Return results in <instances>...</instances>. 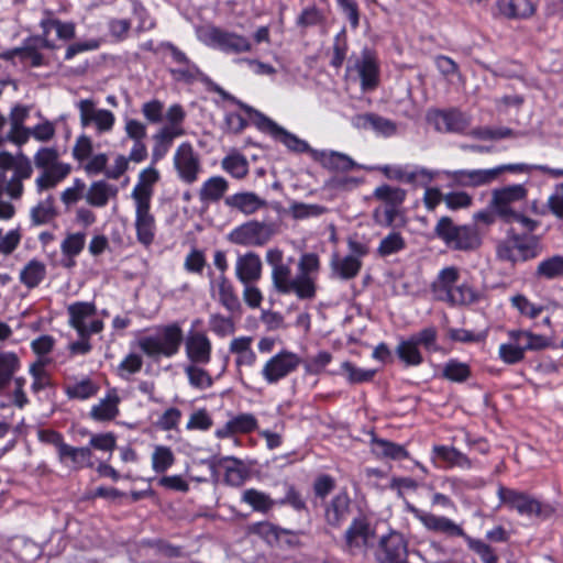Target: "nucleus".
Returning <instances> with one entry per match:
<instances>
[{
  "label": "nucleus",
  "mask_w": 563,
  "mask_h": 563,
  "mask_svg": "<svg viewBox=\"0 0 563 563\" xmlns=\"http://www.w3.org/2000/svg\"><path fill=\"white\" fill-rule=\"evenodd\" d=\"M71 172L69 164H58L48 168H44L41 175L35 179L37 191H43L57 186Z\"/></svg>",
  "instance_id": "obj_40"
},
{
  "label": "nucleus",
  "mask_w": 563,
  "mask_h": 563,
  "mask_svg": "<svg viewBox=\"0 0 563 563\" xmlns=\"http://www.w3.org/2000/svg\"><path fill=\"white\" fill-rule=\"evenodd\" d=\"M355 68L361 80L363 91H373L379 85L380 66L375 51L364 48L361 59L356 62Z\"/></svg>",
  "instance_id": "obj_18"
},
{
  "label": "nucleus",
  "mask_w": 563,
  "mask_h": 563,
  "mask_svg": "<svg viewBox=\"0 0 563 563\" xmlns=\"http://www.w3.org/2000/svg\"><path fill=\"white\" fill-rule=\"evenodd\" d=\"M118 195V188L108 184L106 180H97L91 183L85 198L89 206L95 208H103L108 205L111 197Z\"/></svg>",
  "instance_id": "obj_37"
},
{
  "label": "nucleus",
  "mask_w": 563,
  "mask_h": 563,
  "mask_svg": "<svg viewBox=\"0 0 563 563\" xmlns=\"http://www.w3.org/2000/svg\"><path fill=\"white\" fill-rule=\"evenodd\" d=\"M210 279V294L211 297L217 299L218 302L232 316H240L243 311L242 303L236 294L233 283L227 275H219L214 277L213 272L208 273Z\"/></svg>",
  "instance_id": "obj_12"
},
{
  "label": "nucleus",
  "mask_w": 563,
  "mask_h": 563,
  "mask_svg": "<svg viewBox=\"0 0 563 563\" xmlns=\"http://www.w3.org/2000/svg\"><path fill=\"white\" fill-rule=\"evenodd\" d=\"M353 499L346 487L322 503V520L327 528L340 530L353 514Z\"/></svg>",
  "instance_id": "obj_9"
},
{
  "label": "nucleus",
  "mask_w": 563,
  "mask_h": 563,
  "mask_svg": "<svg viewBox=\"0 0 563 563\" xmlns=\"http://www.w3.org/2000/svg\"><path fill=\"white\" fill-rule=\"evenodd\" d=\"M434 234L453 251L473 252L482 245V236L475 224L457 225L448 216L438 220Z\"/></svg>",
  "instance_id": "obj_7"
},
{
  "label": "nucleus",
  "mask_w": 563,
  "mask_h": 563,
  "mask_svg": "<svg viewBox=\"0 0 563 563\" xmlns=\"http://www.w3.org/2000/svg\"><path fill=\"white\" fill-rule=\"evenodd\" d=\"M21 366V358L15 352H0V397L7 398L10 405L23 410L30 405V399L25 391L26 378L16 375Z\"/></svg>",
  "instance_id": "obj_2"
},
{
  "label": "nucleus",
  "mask_w": 563,
  "mask_h": 563,
  "mask_svg": "<svg viewBox=\"0 0 563 563\" xmlns=\"http://www.w3.org/2000/svg\"><path fill=\"white\" fill-rule=\"evenodd\" d=\"M55 208V199L48 195L45 199L41 200L30 211L31 223L33 225H43L49 223L57 217Z\"/></svg>",
  "instance_id": "obj_46"
},
{
  "label": "nucleus",
  "mask_w": 563,
  "mask_h": 563,
  "mask_svg": "<svg viewBox=\"0 0 563 563\" xmlns=\"http://www.w3.org/2000/svg\"><path fill=\"white\" fill-rule=\"evenodd\" d=\"M318 285L317 277H294L289 288L288 295L294 294L299 300H313L317 297Z\"/></svg>",
  "instance_id": "obj_49"
},
{
  "label": "nucleus",
  "mask_w": 563,
  "mask_h": 563,
  "mask_svg": "<svg viewBox=\"0 0 563 563\" xmlns=\"http://www.w3.org/2000/svg\"><path fill=\"white\" fill-rule=\"evenodd\" d=\"M341 368L346 374L350 384L368 383L372 382L376 375V369L361 368L350 361L343 362Z\"/></svg>",
  "instance_id": "obj_63"
},
{
  "label": "nucleus",
  "mask_w": 563,
  "mask_h": 563,
  "mask_svg": "<svg viewBox=\"0 0 563 563\" xmlns=\"http://www.w3.org/2000/svg\"><path fill=\"white\" fill-rule=\"evenodd\" d=\"M173 165L180 181L191 185L202 170L199 155L190 142H183L174 153Z\"/></svg>",
  "instance_id": "obj_11"
},
{
  "label": "nucleus",
  "mask_w": 563,
  "mask_h": 563,
  "mask_svg": "<svg viewBox=\"0 0 563 563\" xmlns=\"http://www.w3.org/2000/svg\"><path fill=\"white\" fill-rule=\"evenodd\" d=\"M407 246L405 238L400 232H389L379 243L377 254L380 257H387L404 251Z\"/></svg>",
  "instance_id": "obj_58"
},
{
  "label": "nucleus",
  "mask_w": 563,
  "mask_h": 563,
  "mask_svg": "<svg viewBox=\"0 0 563 563\" xmlns=\"http://www.w3.org/2000/svg\"><path fill=\"white\" fill-rule=\"evenodd\" d=\"M235 275L242 284H252L258 280L262 275L260 256L254 252L240 255L235 264Z\"/></svg>",
  "instance_id": "obj_27"
},
{
  "label": "nucleus",
  "mask_w": 563,
  "mask_h": 563,
  "mask_svg": "<svg viewBox=\"0 0 563 563\" xmlns=\"http://www.w3.org/2000/svg\"><path fill=\"white\" fill-rule=\"evenodd\" d=\"M121 399L115 388L109 389L104 398L93 405L90 409L89 417L97 422H106L114 420L119 413V404Z\"/></svg>",
  "instance_id": "obj_25"
},
{
  "label": "nucleus",
  "mask_w": 563,
  "mask_h": 563,
  "mask_svg": "<svg viewBox=\"0 0 563 563\" xmlns=\"http://www.w3.org/2000/svg\"><path fill=\"white\" fill-rule=\"evenodd\" d=\"M355 120V124L358 128H369L384 136H390L395 134L397 130L395 122L376 113H364L357 115Z\"/></svg>",
  "instance_id": "obj_42"
},
{
  "label": "nucleus",
  "mask_w": 563,
  "mask_h": 563,
  "mask_svg": "<svg viewBox=\"0 0 563 563\" xmlns=\"http://www.w3.org/2000/svg\"><path fill=\"white\" fill-rule=\"evenodd\" d=\"M209 44L225 54H243L252 51L251 41L232 31L212 26L207 32Z\"/></svg>",
  "instance_id": "obj_13"
},
{
  "label": "nucleus",
  "mask_w": 563,
  "mask_h": 563,
  "mask_svg": "<svg viewBox=\"0 0 563 563\" xmlns=\"http://www.w3.org/2000/svg\"><path fill=\"white\" fill-rule=\"evenodd\" d=\"M69 316V324L78 332L82 334L85 331V320L92 317L96 311V305L88 301H76L67 308Z\"/></svg>",
  "instance_id": "obj_43"
},
{
  "label": "nucleus",
  "mask_w": 563,
  "mask_h": 563,
  "mask_svg": "<svg viewBox=\"0 0 563 563\" xmlns=\"http://www.w3.org/2000/svg\"><path fill=\"white\" fill-rule=\"evenodd\" d=\"M57 457L62 465L73 471L92 468L95 466L92 451L86 446H73L65 442L58 450Z\"/></svg>",
  "instance_id": "obj_20"
},
{
  "label": "nucleus",
  "mask_w": 563,
  "mask_h": 563,
  "mask_svg": "<svg viewBox=\"0 0 563 563\" xmlns=\"http://www.w3.org/2000/svg\"><path fill=\"white\" fill-rule=\"evenodd\" d=\"M56 19L51 10L44 11V16L40 21L41 34L31 35V40L40 42L43 49L55 51L56 43L49 38L51 32L55 30Z\"/></svg>",
  "instance_id": "obj_54"
},
{
  "label": "nucleus",
  "mask_w": 563,
  "mask_h": 563,
  "mask_svg": "<svg viewBox=\"0 0 563 563\" xmlns=\"http://www.w3.org/2000/svg\"><path fill=\"white\" fill-rule=\"evenodd\" d=\"M542 252L541 241L538 235L518 233L509 229L505 240L496 246L497 258L516 265L518 262H528L537 258Z\"/></svg>",
  "instance_id": "obj_6"
},
{
  "label": "nucleus",
  "mask_w": 563,
  "mask_h": 563,
  "mask_svg": "<svg viewBox=\"0 0 563 563\" xmlns=\"http://www.w3.org/2000/svg\"><path fill=\"white\" fill-rule=\"evenodd\" d=\"M277 233L276 224L250 220L235 227L228 234V240L236 245L262 247Z\"/></svg>",
  "instance_id": "obj_8"
},
{
  "label": "nucleus",
  "mask_w": 563,
  "mask_h": 563,
  "mask_svg": "<svg viewBox=\"0 0 563 563\" xmlns=\"http://www.w3.org/2000/svg\"><path fill=\"white\" fill-rule=\"evenodd\" d=\"M284 496L273 499L267 493L256 488H247L241 495V501L249 505L254 511L268 514L274 507H290L294 511L308 512L307 499L296 484L284 481L282 483Z\"/></svg>",
  "instance_id": "obj_1"
},
{
  "label": "nucleus",
  "mask_w": 563,
  "mask_h": 563,
  "mask_svg": "<svg viewBox=\"0 0 563 563\" xmlns=\"http://www.w3.org/2000/svg\"><path fill=\"white\" fill-rule=\"evenodd\" d=\"M497 8L507 19H527L536 12L537 0H498Z\"/></svg>",
  "instance_id": "obj_35"
},
{
  "label": "nucleus",
  "mask_w": 563,
  "mask_h": 563,
  "mask_svg": "<svg viewBox=\"0 0 563 563\" xmlns=\"http://www.w3.org/2000/svg\"><path fill=\"white\" fill-rule=\"evenodd\" d=\"M151 461L153 471L157 474H163L175 464L176 459L169 446L156 445Z\"/></svg>",
  "instance_id": "obj_59"
},
{
  "label": "nucleus",
  "mask_w": 563,
  "mask_h": 563,
  "mask_svg": "<svg viewBox=\"0 0 563 563\" xmlns=\"http://www.w3.org/2000/svg\"><path fill=\"white\" fill-rule=\"evenodd\" d=\"M446 177L459 187H481L493 183L496 174L489 169H456L445 172Z\"/></svg>",
  "instance_id": "obj_21"
},
{
  "label": "nucleus",
  "mask_w": 563,
  "mask_h": 563,
  "mask_svg": "<svg viewBox=\"0 0 563 563\" xmlns=\"http://www.w3.org/2000/svg\"><path fill=\"white\" fill-rule=\"evenodd\" d=\"M199 364H190L185 368L189 384L197 389H207L213 385V379L208 371L198 366Z\"/></svg>",
  "instance_id": "obj_61"
},
{
  "label": "nucleus",
  "mask_w": 563,
  "mask_h": 563,
  "mask_svg": "<svg viewBox=\"0 0 563 563\" xmlns=\"http://www.w3.org/2000/svg\"><path fill=\"white\" fill-rule=\"evenodd\" d=\"M507 335L509 339L520 340L526 352L540 351L548 346V341L545 336L541 334H536L531 331L515 329L509 330L507 332Z\"/></svg>",
  "instance_id": "obj_56"
},
{
  "label": "nucleus",
  "mask_w": 563,
  "mask_h": 563,
  "mask_svg": "<svg viewBox=\"0 0 563 563\" xmlns=\"http://www.w3.org/2000/svg\"><path fill=\"white\" fill-rule=\"evenodd\" d=\"M396 354L406 366H419L423 363L419 346L411 336L400 341L396 347Z\"/></svg>",
  "instance_id": "obj_53"
},
{
  "label": "nucleus",
  "mask_w": 563,
  "mask_h": 563,
  "mask_svg": "<svg viewBox=\"0 0 563 563\" xmlns=\"http://www.w3.org/2000/svg\"><path fill=\"white\" fill-rule=\"evenodd\" d=\"M327 22L328 16L325 12L313 3L305 7L300 11L296 18L295 24L302 33H305L311 27H325Z\"/></svg>",
  "instance_id": "obj_38"
},
{
  "label": "nucleus",
  "mask_w": 563,
  "mask_h": 563,
  "mask_svg": "<svg viewBox=\"0 0 563 563\" xmlns=\"http://www.w3.org/2000/svg\"><path fill=\"white\" fill-rule=\"evenodd\" d=\"M184 130L176 126H163L154 136V146L152 148V164L155 165L162 161L169 152L176 137L181 136Z\"/></svg>",
  "instance_id": "obj_33"
},
{
  "label": "nucleus",
  "mask_w": 563,
  "mask_h": 563,
  "mask_svg": "<svg viewBox=\"0 0 563 563\" xmlns=\"http://www.w3.org/2000/svg\"><path fill=\"white\" fill-rule=\"evenodd\" d=\"M432 459L440 460L443 462L441 467L454 468L459 467L462 470L473 468L472 460L454 446L444 444H435L432 446Z\"/></svg>",
  "instance_id": "obj_24"
},
{
  "label": "nucleus",
  "mask_w": 563,
  "mask_h": 563,
  "mask_svg": "<svg viewBox=\"0 0 563 563\" xmlns=\"http://www.w3.org/2000/svg\"><path fill=\"white\" fill-rule=\"evenodd\" d=\"M538 279H560L563 278V255H553L542 260L534 272Z\"/></svg>",
  "instance_id": "obj_47"
},
{
  "label": "nucleus",
  "mask_w": 563,
  "mask_h": 563,
  "mask_svg": "<svg viewBox=\"0 0 563 563\" xmlns=\"http://www.w3.org/2000/svg\"><path fill=\"white\" fill-rule=\"evenodd\" d=\"M225 205L245 216H252L267 207V201L253 191H242L225 198Z\"/></svg>",
  "instance_id": "obj_28"
},
{
  "label": "nucleus",
  "mask_w": 563,
  "mask_h": 563,
  "mask_svg": "<svg viewBox=\"0 0 563 563\" xmlns=\"http://www.w3.org/2000/svg\"><path fill=\"white\" fill-rule=\"evenodd\" d=\"M183 343L184 331L180 324L172 322L159 327L155 335L139 339L137 346L147 357L157 360L174 357L179 353Z\"/></svg>",
  "instance_id": "obj_5"
},
{
  "label": "nucleus",
  "mask_w": 563,
  "mask_h": 563,
  "mask_svg": "<svg viewBox=\"0 0 563 563\" xmlns=\"http://www.w3.org/2000/svg\"><path fill=\"white\" fill-rule=\"evenodd\" d=\"M48 363L47 358L38 357L29 366V374L32 378L31 391L34 396H38L43 390L54 387L53 376L46 369Z\"/></svg>",
  "instance_id": "obj_34"
},
{
  "label": "nucleus",
  "mask_w": 563,
  "mask_h": 563,
  "mask_svg": "<svg viewBox=\"0 0 563 563\" xmlns=\"http://www.w3.org/2000/svg\"><path fill=\"white\" fill-rule=\"evenodd\" d=\"M217 91L222 95V97L227 100H230L236 103L250 118L251 122L263 133L269 134L275 141L284 144L288 150L295 153H310L313 151L310 148L309 144L299 139L297 135L288 132L283 126L278 125L271 118L265 115L263 112L252 108L251 106L243 103L238 100L235 97L225 92L221 88H217Z\"/></svg>",
  "instance_id": "obj_3"
},
{
  "label": "nucleus",
  "mask_w": 563,
  "mask_h": 563,
  "mask_svg": "<svg viewBox=\"0 0 563 563\" xmlns=\"http://www.w3.org/2000/svg\"><path fill=\"white\" fill-rule=\"evenodd\" d=\"M416 517L423 527L435 533H442L448 537H465L464 529L452 519L445 516H438L431 512L416 514Z\"/></svg>",
  "instance_id": "obj_23"
},
{
  "label": "nucleus",
  "mask_w": 563,
  "mask_h": 563,
  "mask_svg": "<svg viewBox=\"0 0 563 563\" xmlns=\"http://www.w3.org/2000/svg\"><path fill=\"white\" fill-rule=\"evenodd\" d=\"M86 243V234L82 232L67 234L60 244L63 256V266L70 268L75 266V257L78 256Z\"/></svg>",
  "instance_id": "obj_41"
},
{
  "label": "nucleus",
  "mask_w": 563,
  "mask_h": 563,
  "mask_svg": "<svg viewBox=\"0 0 563 563\" xmlns=\"http://www.w3.org/2000/svg\"><path fill=\"white\" fill-rule=\"evenodd\" d=\"M135 203V233L139 243L148 247L153 244L156 234V221L151 212V202Z\"/></svg>",
  "instance_id": "obj_19"
},
{
  "label": "nucleus",
  "mask_w": 563,
  "mask_h": 563,
  "mask_svg": "<svg viewBox=\"0 0 563 563\" xmlns=\"http://www.w3.org/2000/svg\"><path fill=\"white\" fill-rule=\"evenodd\" d=\"M497 498L499 506H504L510 511H516L519 516L537 517L545 520L555 514V507L552 504L542 501L525 490L499 485Z\"/></svg>",
  "instance_id": "obj_4"
},
{
  "label": "nucleus",
  "mask_w": 563,
  "mask_h": 563,
  "mask_svg": "<svg viewBox=\"0 0 563 563\" xmlns=\"http://www.w3.org/2000/svg\"><path fill=\"white\" fill-rule=\"evenodd\" d=\"M201 323L196 319L191 323V330L184 336L186 356L192 364L208 365L212 356V343L203 331H195Z\"/></svg>",
  "instance_id": "obj_14"
},
{
  "label": "nucleus",
  "mask_w": 563,
  "mask_h": 563,
  "mask_svg": "<svg viewBox=\"0 0 563 563\" xmlns=\"http://www.w3.org/2000/svg\"><path fill=\"white\" fill-rule=\"evenodd\" d=\"M496 174V178L504 172L509 173H530L531 170H539L545 175L558 178L563 177V169L551 168L547 165H528L525 163L517 164H505L493 168Z\"/></svg>",
  "instance_id": "obj_50"
},
{
  "label": "nucleus",
  "mask_w": 563,
  "mask_h": 563,
  "mask_svg": "<svg viewBox=\"0 0 563 563\" xmlns=\"http://www.w3.org/2000/svg\"><path fill=\"white\" fill-rule=\"evenodd\" d=\"M441 377L451 383L463 384L472 377L471 365L457 358H450L442 366Z\"/></svg>",
  "instance_id": "obj_44"
},
{
  "label": "nucleus",
  "mask_w": 563,
  "mask_h": 563,
  "mask_svg": "<svg viewBox=\"0 0 563 563\" xmlns=\"http://www.w3.org/2000/svg\"><path fill=\"white\" fill-rule=\"evenodd\" d=\"M100 386L89 377H85L75 384L64 387V393L68 399L87 400L99 393Z\"/></svg>",
  "instance_id": "obj_48"
},
{
  "label": "nucleus",
  "mask_w": 563,
  "mask_h": 563,
  "mask_svg": "<svg viewBox=\"0 0 563 563\" xmlns=\"http://www.w3.org/2000/svg\"><path fill=\"white\" fill-rule=\"evenodd\" d=\"M362 261L353 255H346L332 262L333 272L343 280L355 278L362 269Z\"/></svg>",
  "instance_id": "obj_52"
},
{
  "label": "nucleus",
  "mask_w": 563,
  "mask_h": 563,
  "mask_svg": "<svg viewBox=\"0 0 563 563\" xmlns=\"http://www.w3.org/2000/svg\"><path fill=\"white\" fill-rule=\"evenodd\" d=\"M46 266L43 262L33 258L20 272V282L26 288H36L46 278Z\"/></svg>",
  "instance_id": "obj_45"
},
{
  "label": "nucleus",
  "mask_w": 563,
  "mask_h": 563,
  "mask_svg": "<svg viewBox=\"0 0 563 563\" xmlns=\"http://www.w3.org/2000/svg\"><path fill=\"white\" fill-rule=\"evenodd\" d=\"M252 336H239L234 338L229 345V351L232 354H235V365L238 367L242 366H253L257 361V356L252 349Z\"/></svg>",
  "instance_id": "obj_36"
},
{
  "label": "nucleus",
  "mask_w": 563,
  "mask_h": 563,
  "mask_svg": "<svg viewBox=\"0 0 563 563\" xmlns=\"http://www.w3.org/2000/svg\"><path fill=\"white\" fill-rule=\"evenodd\" d=\"M459 278L460 272L457 267L449 266L442 268L431 284V290L437 299L448 302Z\"/></svg>",
  "instance_id": "obj_29"
},
{
  "label": "nucleus",
  "mask_w": 563,
  "mask_h": 563,
  "mask_svg": "<svg viewBox=\"0 0 563 563\" xmlns=\"http://www.w3.org/2000/svg\"><path fill=\"white\" fill-rule=\"evenodd\" d=\"M372 452L379 459L391 461L412 460L406 445L374 435L371 440Z\"/></svg>",
  "instance_id": "obj_31"
},
{
  "label": "nucleus",
  "mask_w": 563,
  "mask_h": 563,
  "mask_svg": "<svg viewBox=\"0 0 563 563\" xmlns=\"http://www.w3.org/2000/svg\"><path fill=\"white\" fill-rule=\"evenodd\" d=\"M210 330L219 338H225L235 332L233 316L212 313L209 318Z\"/></svg>",
  "instance_id": "obj_62"
},
{
  "label": "nucleus",
  "mask_w": 563,
  "mask_h": 563,
  "mask_svg": "<svg viewBox=\"0 0 563 563\" xmlns=\"http://www.w3.org/2000/svg\"><path fill=\"white\" fill-rule=\"evenodd\" d=\"M258 421L253 413L242 412L233 416L214 431L217 439H228L236 434H249L257 430Z\"/></svg>",
  "instance_id": "obj_22"
},
{
  "label": "nucleus",
  "mask_w": 563,
  "mask_h": 563,
  "mask_svg": "<svg viewBox=\"0 0 563 563\" xmlns=\"http://www.w3.org/2000/svg\"><path fill=\"white\" fill-rule=\"evenodd\" d=\"M217 465L223 468V482L229 486L240 487L250 476L249 468L243 461L235 456H223Z\"/></svg>",
  "instance_id": "obj_26"
},
{
  "label": "nucleus",
  "mask_w": 563,
  "mask_h": 563,
  "mask_svg": "<svg viewBox=\"0 0 563 563\" xmlns=\"http://www.w3.org/2000/svg\"><path fill=\"white\" fill-rule=\"evenodd\" d=\"M41 49L40 42L31 40L30 35L23 40L22 46L19 47V57L22 62L30 60L31 67H42L45 65V58Z\"/></svg>",
  "instance_id": "obj_55"
},
{
  "label": "nucleus",
  "mask_w": 563,
  "mask_h": 563,
  "mask_svg": "<svg viewBox=\"0 0 563 563\" xmlns=\"http://www.w3.org/2000/svg\"><path fill=\"white\" fill-rule=\"evenodd\" d=\"M301 363L302 360L298 354L282 350L266 361L261 375L268 385H275L296 372Z\"/></svg>",
  "instance_id": "obj_10"
},
{
  "label": "nucleus",
  "mask_w": 563,
  "mask_h": 563,
  "mask_svg": "<svg viewBox=\"0 0 563 563\" xmlns=\"http://www.w3.org/2000/svg\"><path fill=\"white\" fill-rule=\"evenodd\" d=\"M479 300L478 292L467 283H463L459 286L455 285L452 296L448 301L451 305H472Z\"/></svg>",
  "instance_id": "obj_64"
},
{
  "label": "nucleus",
  "mask_w": 563,
  "mask_h": 563,
  "mask_svg": "<svg viewBox=\"0 0 563 563\" xmlns=\"http://www.w3.org/2000/svg\"><path fill=\"white\" fill-rule=\"evenodd\" d=\"M229 189V183L222 176H212L205 180L199 189L202 203L218 202Z\"/></svg>",
  "instance_id": "obj_39"
},
{
  "label": "nucleus",
  "mask_w": 563,
  "mask_h": 563,
  "mask_svg": "<svg viewBox=\"0 0 563 563\" xmlns=\"http://www.w3.org/2000/svg\"><path fill=\"white\" fill-rule=\"evenodd\" d=\"M373 196L377 200L385 202L386 206H401L406 200L407 192L402 188L384 184L374 190Z\"/></svg>",
  "instance_id": "obj_60"
},
{
  "label": "nucleus",
  "mask_w": 563,
  "mask_h": 563,
  "mask_svg": "<svg viewBox=\"0 0 563 563\" xmlns=\"http://www.w3.org/2000/svg\"><path fill=\"white\" fill-rule=\"evenodd\" d=\"M221 168L235 179L245 178L250 170L246 157L240 153L224 156L221 161Z\"/></svg>",
  "instance_id": "obj_51"
},
{
  "label": "nucleus",
  "mask_w": 563,
  "mask_h": 563,
  "mask_svg": "<svg viewBox=\"0 0 563 563\" xmlns=\"http://www.w3.org/2000/svg\"><path fill=\"white\" fill-rule=\"evenodd\" d=\"M528 196V189L521 185H510L493 191L490 207L500 219L504 216H512V203L522 201Z\"/></svg>",
  "instance_id": "obj_16"
},
{
  "label": "nucleus",
  "mask_w": 563,
  "mask_h": 563,
  "mask_svg": "<svg viewBox=\"0 0 563 563\" xmlns=\"http://www.w3.org/2000/svg\"><path fill=\"white\" fill-rule=\"evenodd\" d=\"M378 563H405L408 560V542L399 532H391L380 539L376 553Z\"/></svg>",
  "instance_id": "obj_15"
},
{
  "label": "nucleus",
  "mask_w": 563,
  "mask_h": 563,
  "mask_svg": "<svg viewBox=\"0 0 563 563\" xmlns=\"http://www.w3.org/2000/svg\"><path fill=\"white\" fill-rule=\"evenodd\" d=\"M159 180V172L153 164L139 174V181L134 186L131 197L134 202H151L153 186Z\"/></svg>",
  "instance_id": "obj_32"
},
{
  "label": "nucleus",
  "mask_w": 563,
  "mask_h": 563,
  "mask_svg": "<svg viewBox=\"0 0 563 563\" xmlns=\"http://www.w3.org/2000/svg\"><path fill=\"white\" fill-rule=\"evenodd\" d=\"M498 356L505 364L515 365L525 360L526 350L520 340L509 339V342L499 345Z\"/></svg>",
  "instance_id": "obj_57"
},
{
  "label": "nucleus",
  "mask_w": 563,
  "mask_h": 563,
  "mask_svg": "<svg viewBox=\"0 0 563 563\" xmlns=\"http://www.w3.org/2000/svg\"><path fill=\"white\" fill-rule=\"evenodd\" d=\"M312 158L322 167L334 172H350L355 168V162L346 154L335 151H311Z\"/></svg>",
  "instance_id": "obj_30"
},
{
  "label": "nucleus",
  "mask_w": 563,
  "mask_h": 563,
  "mask_svg": "<svg viewBox=\"0 0 563 563\" xmlns=\"http://www.w3.org/2000/svg\"><path fill=\"white\" fill-rule=\"evenodd\" d=\"M374 529L367 515L360 512L354 517L343 533L346 550L354 551L366 547L374 537Z\"/></svg>",
  "instance_id": "obj_17"
}]
</instances>
